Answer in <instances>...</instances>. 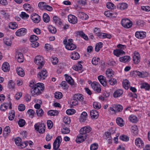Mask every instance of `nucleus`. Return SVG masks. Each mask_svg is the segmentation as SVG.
<instances>
[{"label": "nucleus", "mask_w": 150, "mask_h": 150, "mask_svg": "<svg viewBox=\"0 0 150 150\" xmlns=\"http://www.w3.org/2000/svg\"><path fill=\"white\" fill-rule=\"evenodd\" d=\"M45 86L42 83H36L34 88H31L30 92L32 96H38L41 94L44 91Z\"/></svg>", "instance_id": "nucleus-1"}, {"label": "nucleus", "mask_w": 150, "mask_h": 150, "mask_svg": "<svg viewBox=\"0 0 150 150\" xmlns=\"http://www.w3.org/2000/svg\"><path fill=\"white\" fill-rule=\"evenodd\" d=\"M63 42L67 50H73L76 47V45L73 43V40L71 39H69L68 41L65 39L63 40Z\"/></svg>", "instance_id": "nucleus-2"}, {"label": "nucleus", "mask_w": 150, "mask_h": 150, "mask_svg": "<svg viewBox=\"0 0 150 150\" xmlns=\"http://www.w3.org/2000/svg\"><path fill=\"white\" fill-rule=\"evenodd\" d=\"M34 62L36 64L39 66L38 67V69L41 68L44 64L43 58L40 55H37L35 57L34 59Z\"/></svg>", "instance_id": "nucleus-3"}, {"label": "nucleus", "mask_w": 150, "mask_h": 150, "mask_svg": "<svg viewBox=\"0 0 150 150\" xmlns=\"http://www.w3.org/2000/svg\"><path fill=\"white\" fill-rule=\"evenodd\" d=\"M34 126L35 129L38 131L39 133L43 134L45 132V127L44 124L42 123L39 125L36 124Z\"/></svg>", "instance_id": "nucleus-4"}, {"label": "nucleus", "mask_w": 150, "mask_h": 150, "mask_svg": "<svg viewBox=\"0 0 150 150\" xmlns=\"http://www.w3.org/2000/svg\"><path fill=\"white\" fill-rule=\"evenodd\" d=\"M121 24L124 27L129 28L132 25V22L128 19H123L121 21Z\"/></svg>", "instance_id": "nucleus-5"}, {"label": "nucleus", "mask_w": 150, "mask_h": 150, "mask_svg": "<svg viewBox=\"0 0 150 150\" xmlns=\"http://www.w3.org/2000/svg\"><path fill=\"white\" fill-rule=\"evenodd\" d=\"M91 86L94 91L98 93L100 92L101 90V85L98 83L94 81L91 84Z\"/></svg>", "instance_id": "nucleus-6"}, {"label": "nucleus", "mask_w": 150, "mask_h": 150, "mask_svg": "<svg viewBox=\"0 0 150 150\" xmlns=\"http://www.w3.org/2000/svg\"><path fill=\"white\" fill-rule=\"evenodd\" d=\"M62 138L61 136H58L54 140L53 144V149L54 150H57L60 146V144L62 142Z\"/></svg>", "instance_id": "nucleus-7"}, {"label": "nucleus", "mask_w": 150, "mask_h": 150, "mask_svg": "<svg viewBox=\"0 0 150 150\" xmlns=\"http://www.w3.org/2000/svg\"><path fill=\"white\" fill-rule=\"evenodd\" d=\"M133 60L134 64H136L139 63L140 60V56L138 52L135 51L132 54Z\"/></svg>", "instance_id": "nucleus-8"}, {"label": "nucleus", "mask_w": 150, "mask_h": 150, "mask_svg": "<svg viewBox=\"0 0 150 150\" xmlns=\"http://www.w3.org/2000/svg\"><path fill=\"white\" fill-rule=\"evenodd\" d=\"M47 76V71L46 69H43L39 72L37 75V77L40 79L44 80Z\"/></svg>", "instance_id": "nucleus-9"}, {"label": "nucleus", "mask_w": 150, "mask_h": 150, "mask_svg": "<svg viewBox=\"0 0 150 150\" xmlns=\"http://www.w3.org/2000/svg\"><path fill=\"white\" fill-rule=\"evenodd\" d=\"M27 29L24 28H22L18 29L16 32V34L18 36H21L25 35L27 33Z\"/></svg>", "instance_id": "nucleus-10"}, {"label": "nucleus", "mask_w": 150, "mask_h": 150, "mask_svg": "<svg viewBox=\"0 0 150 150\" xmlns=\"http://www.w3.org/2000/svg\"><path fill=\"white\" fill-rule=\"evenodd\" d=\"M91 128L89 126H87L83 127L80 130V133L81 134H86L91 131Z\"/></svg>", "instance_id": "nucleus-11"}, {"label": "nucleus", "mask_w": 150, "mask_h": 150, "mask_svg": "<svg viewBox=\"0 0 150 150\" xmlns=\"http://www.w3.org/2000/svg\"><path fill=\"white\" fill-rule=\"evenodd\" d=\"M31 18L35 23H38L40 21V16L36 13H33L31 15Z\"/></svg>", "instance_id": "nucleus-12"}, {"label": "nucleus", "mask_w": 150, "mask_h": 150, "mask_svg": "<svg viewBox=\"0 0 150 150\" xmlns=\"http://www.w3.org/2000/svg\"><path fill=\"white\" fill-rule=\"evenodd\" d=\"M10 109H12V103L10 102L9 103H3L1 105L0 109L1 111H5L7 109L8 106Z\"/></svg>", "instance_id": "nucleus-13"}, {"label": "nucleus", "mask_w": 150, "mask_h": 150, "mask_svg": "<svg viewBox=\"0 0 150 150\" xmlns=\"http://www.w3.org/2000/svg\"><path fill=\"white\" fill-rule=\"evenodd\" d=\"M15 58L19 62H22L24 60V58L23 54L20 52H16Z\"/></svg>", "instance_id": "nucleus-14"}, {"label": "nucleus", "mask_w": 150, "mask_h": 150, "mask_svg": "<svg viewBox=\"0 0 150 150\" xmlns=\"http://www.w3.org/2000/svg\"><path fill=\"white\" fill-rule=\"evenodd\" d=\"M136 37L139 39H143L146 37V33L145 32L139 31H137L135 33Z\"/></svg>", "instance_id": "nucleus-15"}, {"label": "nucleus", "mask_w": 150, "mask_h": 150, "mask_svg": "<svg viewBox=\"0 0 150 150\" xmlns=\"http://www.w3.org/2000/svg\"><path fill=\"white\" fill-rule=\"evenodd\" d=\"M134 71L137 74V75L139 78H144L148 76L149 75V73L146 71L140 72L138 71Z\"/></svg>", "instance_id": "nucleus-16"}, {"label": "nucleus", "mask_w": 150, "mask_h": 150, "mask_svg": "<svg viewBox=\"0 0 150 150\" xmlns=\"http://www.w3.org/2000/svg\"><path fill=\"white\" fill-rule=\"evenodd\" d=\"M69 22L73 24H75L77 22V18L75 16L72 15H69L68 17Z\"/></svg>", "instance_id": "nucleus-17"}, {"label": "nucleus", "mask_w": 150, "mask_h": 150, "mask_svg": "<svg viewBox=\"0 0 150 150\" xmlns=\"http://www.w3.org/2000/svg\"><path fill=\"white\" fill-rule=\"evenodd\" d=\"M82 134H79L78 135L76 139V143H80L83 142L84 139L86 138V135H85L84 137Z\"/></svg>", "instance_id": "nucleus-18"}, {"label": "nucleus", "mask_w": 150, "mask_h": 150, "mask_svg": "<svg viewBox=\"0 0 150 150\" xmlns=\"http://www.w3.org/2000/svg\"><path fill=\"white\" fill-rule=\"evenodd\" d=\"M77 16L79 18L83 20H86L88 18L87 15L82 12H77Z\"/></svg>", "instance_id": "nucleus-19"}, {"label": "nucleus", "mask_w": 150, "mask_h": 150, "mask_svg": "<svg viewBox=\"0 0 150 150\" xmlns=\"http://www.w3.org/2000/svg\"><path fill=\"white\" fill-rule=\"evenodd\" d=\"M98 78L100 83L103 86H107V82L106 81L105 78L104 76L100 75L98 77Z\"/></svg>", "instance_id": "nucleus-20"}, {"label": "nucleus", "mask_w": 150, "mask_h": 150, "mask_svg": "<svg viewBox=\"0 0 150 150\" xmlns=\"http://www.w3.org/2000/svg\"><path fill=\"white\" fill-rule=\"evenodd\" d=\"M116 129L115 128H111L109 130V132H105V135L107 138H111V134H113L115 132Z\"/></svg>", "instance_id": "nucleus-21"}, {"label": "nucleus", "mask_w": 150, "mask_h": 150, "mask_svg": "<svg viewBox=\"0 0 150 150\" xmlns=\"http://www.w3.org/2000/svg\"><path fill=\"white\" fill-rule=\"evenodd\" d=\"M90 116L91 118L95 119H97L98 117V113L97 110H92L90 111Z\"/></svg>", "instance_id": "nucleus-22"}, {"label": "nucleus", "mask_w": 150, "mask_h": 150, "mask_svg": "<svg viewBox=\"0 0 150 150\" xmlns=\"http://www.w3.org/2000/svg\"><path fill=\"white\" fill-rule=\"evenodd\" d=\"M123 93V91L121 89H118L115 91L113 93V96L116 98L120 96Z\"/></svg>", "instance_id": "nucleus-23"}, {"label": "nucleus", "mask_w": 150, "mask_h": 150, "mask_svg": "<svg viewBox=\"0 0 150 150\" xmlns=\"http://www.w3.org/2000/svg\"><path fill=\"white\" fill-rule=\"evenodd\" d=\"M11 132V129L9 126H6L4 128L3 135L5 137H6Z\"/></svg>", "instance_id": "nucleus-24"}, {"label": "nucleus", "mask_w": 150, "mask_h": 150, "mask_svg": "<svg viewBox=\"0 0 150 150\" xmlns=\"http://www.w3.org/2000/svg\"><path fill=\"white\" fill-rule=\"evenodd\" d=\"M119 60L121 62H129L131 60V58L129 56H125L119 58Z\"/></svg>", "instance_id": "nucleus-25"}, {"label": "nucleus", "mask_w": 150, "mask_h": 150, "mask_svg": "<svg viewBox=\"0 0 150 150\" xmlns=\"http://www.w3.org/2000/svg\"><path fill=\"white\" fill-rule=\"evenodd\" d=\"M127 7V4L125 3H120L117 5V8L121 10H125L126 9Z\"/></svg>", "instance_id": "nucleus-26"}, {"label": "nucleus", "mask_w": 150, "mask_h": 150, "mask_svg": "<svg viewBox=\"0 0 150 150\" xmlns=\"http://www.w3.org/2000/svg\"><path fill=\"white\" fill-rule=\"evenodd\" d=\"M70 57L72 59L76 60L79 59L80 58V56L78 52H74L71 53Z\"/></svg>", "instance_id": "nucleus-27"}, {"label": "nucleus", "mask_w": 150, "mask_h": 150, "mask_svg": "<svg viewBox=\"0 0 150 150\" xmlns=\"http://www.w3.org/2000/svg\"><path fill=\"white\" fill-rule=\"evenodd\" d=\"M2 69L4 72L8 71L10 69V66L8 63L5 62L4 63L2 66Z\"/></svg>", "instance_id": "nucleus-28"}, {"label": "nucleus", "mask_w": 150, "mask_h": 150, "mask_svg": "<svg viewBox=\"0 0 150 150\" xmlns=\"http://www.w3.org/2000/svg\"><path fill=\"white\" fill-rule=\"evenodd\" d=\"M135 142L136 145L139 147H142L144 146V142L139 138H137L135 139Z\"/></svg>", "instance_id": "nucleus-29"}, {"label": "nucleus", "mask_w": 150, "mask_h": 150, "mask_svg": "<svg viewBox=\"0 0 150 150\" xmlns=\"http://www.w3.org/2000/svg\"><path fill=\"white\" fill-rule=\"evenodd\" d=\"M113 53L114 55L118 57L125 53V52L121 49H116L114 50L113 51Z\"/></svg>", "instance_id": "nucleus-30"}, {"label": "nucleus", "mask_w": 150, "mask_h": 150, "mask_svg": "<svg viewBox=\"0 0 150 150\" xmlns=\"http://www.w3.org/2000/svg\"><path fill=\"white\" fill-rule=\"evenodd\" d=\"M87 116V114L85 112H83L81 114L79 120L81 122H84L86 120Z\"/></svg>", "instance_id": "nucleus-31"}, {"label": "nucleus", "mask_w": 150, "mask_h": 150, "mask_svg": "<svg viewBox=\"0 0 150 150\" xmlns=\"http://www.w3.org/2000/svg\"><path fill=\"white\" fill-rule=\"evenodd\" d=\"M140 88L142 89H144L146 90H149L150 89V86L147 83H142L140 84Z\"/></svg>", "instance_id": "nucleus-32"}, {"label": "nucleus", "mask_w": 150, "mask_h": 150, "mask_svg": "<svg viewBox=\"0 0 150 150\" xmlns=\"http://www.w3.org/2000/svg\"><path fill=\"white\" fill-rule=\"evenodd\" d=\"M129 120L130 121L133 123H136L138 121V118L137 117L134 115H130L129 117Z\"/></svg>", "instance_id": "nucleus-33"}, {"label": "nucleus", "mask_w": 150, "mask_h": 150, "mask_svg": "<svg viewBox=\"0 0 150 150\" xmlns=\"http://www.w3.org/2000/svg\"><path fill=\"white\" fill-rule=\"evenodd\" d=\"M65 79L66 81L71 86L74 85V81L71 77L66 75Z\"/></svg>", "instance_id": "nucleus-34"}, {"label": "nucleus", "mask_w": 150, "mask_h": 150, "mask_svg": "<svg viewBox=\"0 0 150 150\" xmlns=\"http://www.w3.org/2000/svg\"><path fill=\"white\" fill-rule=\"evenodd\" d=\"M73 97L75 98L78 102L79 101H82L83 99V96L80 93L75 94L74 95Z\"/></svg>", "instance_id": "nucleus-35"}, {"label": "nucleus", "mask_w": 150, "mask_h": 150, "mask_svg": "<svg viewBox=\"0 0 150 150\" xmlns=\"http://www.w3.org/2000/svg\"><path fill=\"white\" fill-rule=\"evenodd\" d=\"M116 123L120 127L123 126L125 124V122L121 117H117L116 120Z\"/></svg>", "instance_id": "nucleus-36"}, {"label": "nucleus", "mask_w": 150, "mask_h": 150, "mask_svg": "<svg viewBox=\"0 0 150 150\" xmlns=\"http://www.w3.org/2000/svg\"><path fill=\"white\" fill-rule=\"evenodd\" d=\"M77 36H80L86 40H88V38L87 36L82 31H78L76 32Z\"/></svg>", "instance_id": "nucleus-37"}, {"label": "nucleus", "mask_w": 150, "mask_h": 150, "mask_svg": "<svg viewBox=\"0 0 150 150\" xmlns=\"http://www.w3.org/2000/svg\"><path fill=\"white\" fill-rule=\"evenodd\" d=\"M106 74L107 77L110 79L112 76L113 75V71L111 69H107L106 71Z\"/></svg>", "instance_id": "nucleus-38"}, {"label": "nucleus", "mask_w": 150, "mask_h": 150, "mask_svg": "<svg viewBox=\"0 0 150 150\" xmlns=\"http://www.w3.org/2000/svg\"><path fill=\"white\" fill-rule=\"evenodd\" d=\"M58 111L55 110H50L47 112L48 115L51 116L57 115L58 114Z\"/></svg>", "instance_id": "nucleus-39"}, {"label": "nucleus", "mask_w": 150, "mask_h": 150, "mask_svg": "<svg viewBox=\"0 0 150 150\" xmlns=\"http://www.w3.org/2000/svg\"><path fill=\"white\" fill-rule=\"evenodd\" d=\"M16 71L18 74L22 77L23 76L25 75V72L24 70L21 67L17 68Z\"/></svg>", "instance_id": "nucleus-40"}, {"label": "nucleus", "mask_w": 150, "mask_h": 150, "mask_svg": "<svg viewBox=\"0 0 150 150\" xmlns=\"http://www.w3.org/2000/svg\"><path fill=\"white\" fill-rule=\"evenodd\" d=\"M23 7L24 9L27 11H31L33 10V8L31 5L28 4H23Z\"/></svg>", "instance_id": "nucleus-41"}, {"label": "nucleus", "mask_w": 150, "mask_h": 150, "mask_svg": "<svg viewBox=\"0 0 150 150\" xmlns=\"http://www.w3.org/2000/svg\"><path fill=\"white\" fill-rule=\"evenodd\" d=\"M27 114L30 118H33L35 114V112L33 110L30 109L28 110Z\"/></svg>", "instance_id": "nucleus-42"}, {"label": "nucleus", "mask_w": 150, "mask_h": 150, "mask_svg": "<svg viewBox=\"0 0 150 150\" xmlns=\"http://www.w3.org/2000/svg\"><path fill=\"white\" fill-rule=\"evenodd\" d=\"M122 83L123 86L125 89H128L129 87L130 86V83L129 81L125 80L123 81Z\"/></svg>", "instance_id": "nucleus-43"}, {"label": "nucleus", "mask_w": 150, "mask_h": 150, "mask_svg": "<svg viewBox=\"0 0 150 150\" xmlns=\"http://www.w3.org/2000/svg\"><path fill=\"white\" fill-rule=\"evenodd\" d=\"M114 108H115V112H121L123 109L122 106L120 105H114Z\"/></svg>", "instance_id": "nucleus-44"}, {"label": "nucleus", "mask_w": 150, "mask_h": 150, "mask_svg": "<svg viewBox=\"0 0 150 150\" xmlns=\"http://www.w3.org/2000/svg\"><path fill=\"white\" fill-rule=\"evenodd\" d=\"M43 20L45 23H48L50 20V17L49 15L46 13H44L43 15Z\"/></svg>", "instance_id": "nucleus-45"}, {"label": "nucleus", "mask_w": 150, "mask_h": 150, "mask_svg": "<svg viewBox=\"0 0 150 150\" xmlns=\"http://www.w3.org/2000/svg\"><path fill=\"white\" fill-rule=\"evenodd\" d=\"M15 84L12 80H10L8 83V87L9 89H13L15 88Z\"/></svg>", "instance_id": "nucleus-46"}, {"label": "nucleus", "mask_w": 150, "mask_h": 150, "mask_svg": "<svg viewBox=\"0 0 150 150\" xmlns=\"http://www.w3.org/2000/svg\"><path fill=\"white\" fill-rule=\"evenodd\" d=\"M9 27L10 28L14 30L18 27V25L15 22H11L9 24Z\"/></svg>", "instance_id": "nucleus-47"}, {"label": "nucleus", "mask_w": 150, "mask_h": 150, "mask_svg": "<svg viewBox=\"0 0 150 150\" xmlns=\"http://www.w3.org/2000/svg\"><path fill=\"white\" fill-rule=\"evenodd\" d=\"M100 60V59L99 57H93L92 60V64L94 65H97L99 63Z\"/></svg>", "instance_id": "nucleus-48"}, {"label": "nucleus", "mask_w": 150, "mask_h": 150, "mask_svg": "<svg viewBox=\"0 0 150 150\" xmlns=\"http://www.w3.org/2000/svg\"><path fill=\"white\" fill-rule=\"evenodd\" d=\"M107 8L110 9H113L116 8V6L114 4L110 2H108L106 4Z\"/></svg>", "instance_id": "nucleus-49"}, {"label": "nucleus", "mask_w": 150, "mask_h": 150, "mask_svg": "<svg viewBox=\"0 0 150 150\" xmlns=\"http://www.w3.org/2000/svg\"><path fill=\"white\" fill-rule=\"evenodd\" d=\"M103 45V43L102 42H99L96 44L95 50L96 52H98L101 48Z\"/></svg>", "instance_id": "nucleus-50"}, {"label": "nucleus", "mask_w": 150, "mask_h": 150, "mask_svg": "<svg viewBox=\"0 0 150 150\" xmlns=\"http://www.w3.org/2000/svg\"><path fill=\"white\" fill-rule=\"evenodd\" d=\"M15 112L13 111H11L9 113L8 115V119L10 120H12L15 117Z\"/></svg>", "instance_id": "nucleus-51"}, {"label": "nucleus", "mask_w": 150, "mask_h": 150, "mask_svg": "<svg viewBox=\"0 0 150 150\" xmlns=\"http://www.w3.org/2000/svg\"><path fill=\"white\" fill-rule=\"evenodd\" d=\"M108 82L111 85H114L116 84L117 83V81L116 79L114 78H111L108 81Z\"/></svg>", "instance_id": "nucleus-52"}, {"label": "nucleus", "mask_w": 150, "mask_h": 150, "mask_svg": "<svg viewBox=\"0 0 150 150\" xmlns=\"http://www.w3.org/2000/svg\"><path fill=\"white\" fill-rule=\"evenodd\" d=\"M63 96L62 94V93L59 92H56L54 93V97L55 98L57 99H60L62 98Z\"/></svg>", "instance_id": "nucleus-53"}, {"label": "nucleus", "mask_w": 150, "mask_h": 150, "mask_svg": "<svg viewBox=\"0 0 150 150\" xmlns=\"http://www.w3.org/2000/svg\"><path fill=\"white\" fill-rule=\"evenodd\" d=\"M93 107L97 109H99L101 107V105L100 103L97 102H94L93 103Z\"/></svg>", "instance_id": "nucleus-54"}, {"label": "nucleus", "mask_w": 150, "mask_h": 150, "mask_svg": "<svg viewBox=\"0 0 150 150\" xmlns=\"http://www.w3.org/2000/svg\"><path fill=\"white\" fill-rule=\"evenodd\" d=\"M44 111L42 109H39L36 110V113L38 116L41 117L43 115Z\"/></svg>", "instance_id": "nucleus-55"}, {"label": "nucleus", "mask_w": 150, "mask_h": 150, "mask_svg": "<svg viewBox=\"0 0 150 150\" xmlns=\"http://www.w3.org/2000/svg\"><path fill=\"white\" fill-rule=\"evenodd\" d=\"M120 139L121 140L124 141H127L129 140L128 137L127 135H125L120 136Z\"/></svg>", "instance_id": "nucleus-56"}, {"label": "nucleus", "mask_w": 150, "mask_h": 150, "mask_svg": "<svg viewBox=\"0 0 150 150\" xmlns=\"http://www.w3.org/2000/svg\"><path fill=\"white\" fill-rule=\"evenodd\" d=\"M38 37L35 35H31L30 38V40L31 42H35L38 40Z\"/></svg>", "instance_id": "nucleus-57"}, {"label": "nucleus", "mask_w": 150, "mask_h": 150, "mask_svg": "<svg viewBox=\"0 0 150 150\" xmlns=\"http://www.w3.org/2000/svg\"><path fill=\"white\" fill-rule=\"evenodd\" d=\"M20 145L18 146L19 148H23L26 147L28 144V142L27 141H25L23 142H21Z\"/></svg>", "instance_id": "nucleus-58"}, {"label": "nucleus", "mask_w": 150, "mask_h": 150, "mask_svg": "<svg viewBox=\"0 0 150 150\" xmlns=\"http://www.w3.org/2000/svg\"><path fill=\"white\" fill-rule=\"evenodd\" d=\"M98 148V145L96 143H94L91 145L90 150H96Z\"/></svg>", "instance_id": "nucleus-59"}, {"label": "nucleus", "mask_w": 150, "mask_h": 150, "mask_svg": "<svg viewBox=\"0 0 150 150\" xmlns=\"http://www.w3.org/2000/svg\"><path fill=\"white\" fill-rule=\"evenodd\" d=\"M49 31L52 33V34H54L57 31L56 29L52 26H49L48 28Z\"/></svg>", "instance_id": "nucleus-60"}, {"label": "nucleus", "mask_w": 150, "mask_h": 150, "mask_svg": "<svg viewBox=\"0 0 150 150\" xmlns=\"http://www.w3.org/2000/svg\"><path fill=\"white\" fill-rule=\"evenodd\" d=\"M25 120L23 119L19 120L18 122V124L20 127H23L25 124Z\"/></svg>", "instance_id": "nucleus-61"}, {"label": "nucleus", "mask_w": 150, "mask_h": 150, "mask_svg": "<svg viewBox=\"0 0 150 150\" xmlns=\"http://www.w3.org/2000/svg\"><path fill=\"white\" fill-rule=\"evenodd\" d=\"M71 121L69 117H64L63 119V122L65 124H68Z\"/></svg>", "instance_id": "nucleus-62"}, {"label": "nucleus", "mask_w": 150, "mask_h": 150, "mask_svg": "<svg viewBox=\"0 0 150 150\" xmlns=\"http://www.w3.org/2000/svg\"><path fill=\"white\" fill-rule=\"evenodd\" d=\"M75 110L71 109L67 110L66 111V113L69 115H73L75 113Z\"/></svg>", "instance_id": "nucleus-63"}, {"label": "nucleus", "mask_w": 150, "mask_h": 150, "mask_svg": "<svg viewBox=\"0 0 150 150\" xmlns=\"http://www.w3.org/2000/svg\"><path fill=\"white\" fill-rule=\"evenodd\" d=\"M78 102L73 97L72 99L71 100V104L72 106H75L78 104Z\"/></svg>", "instance_id": "nucleus-64"}]
</instances>
